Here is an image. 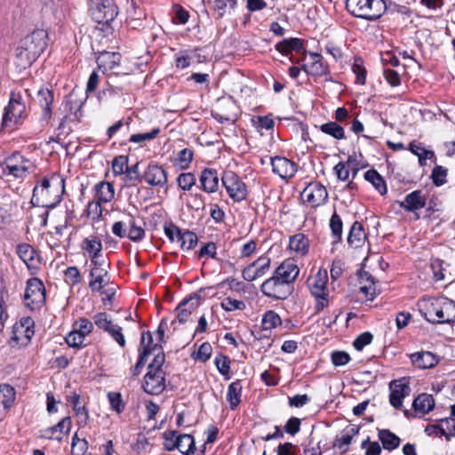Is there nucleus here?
Returning a JSON list of instances; mask_svg holds the SVG:
<instances>
[{"instance_id": "nucleus-1", "label": "nucleus", "mask_w": 455, "mask_h": 455, "mask_svg": "<svg viewBox=\"0 0 455 455\" xmlns=\"http://www.w3.org/2000/svg\"><path fill=\"white\" fill-rule=\"evenodd\" d=\"M48 35L44 29H36L20 40L15 52L14 63L25 69L36 61L47 46Z\"/></svg>"}, {"instance_id": "nucleus-2", "label": "nucleus", "mask_w": 455, "mask_h": 455, "mask_svg": "<svg viewBox=\"0 0 455 455\" xmlns=\"http://www.w3.org/2000/svg\"><path fill=\"white\" fill-rule=\"evenodd\" d=\"M65 180L59 174L44 178L33 189L31 203L36 206L54 208L62 199Z\"/></svg>"}, {"instance_id": "nucleus-3", "label": "nucleus", "mask_w": 455, "mask_h": 455, "mask_svg": "<svg viewBox=\"0 0 455 455\" xmlns=\"http://www.w3.org/2000/svg\"><path fill=\"white\" fill-rule=\"evenodd\" d=\"M420 314L433 323H445L455 321V303L452 300L439 299H423L419 304Z\"/></svg>"}, {"instance_id": "nucleus-4", "label": "nucleus", "mask_w": 455, "mask_h": 455, "mask_svg": "<svg viewBox=\"0 0 455 455\" xmlns=\"http://www.w3.org/2000/svg\"><path fill=\"white\" fill-rule=\"evenodd\" d=\"M347 11L355 17L367 20H376L386 12L384 0H347Z\"/></svg>"}, {"instance_id": "nucleus-5", "label": "nucleus", "mask_w": 455, "mask_h": 455, "mask_svg": "<svg viewBox=\"0 0 455 455\" xmlns=\"http://www.w3.org/2000/svg\"><path fill=\"white\" fill-rule=\"evenodd\" d=\"M327 282V271L321 269L309 280L310 291L315 299V310L316 312H320L329 306Z\"/></svg>"}, {"instance_id": "nucleus-6", "label": "nucleus", "mask_w": 455, "mask_h": 455, "mask_svg": "<svg viewBox=\"0 0 455 455\" xmlns=\"http://www.w3.org/2000/svg\"><path fill=\"white\" fill-rule=\"evenodd\" d=\"M89 12L92 19L99 24H108L118 13L114 0H90Z\"/></svg>"}, {"instance_id": "nucleus-7", "label": "nucleus", "mask_w": 455, "mask_h": 455, "mask_svg": "<svg viewBox=\"0 0 455 455\" xmlns=\"http://www.w3.org/2000/svg\"><path fill=\"white\" fill-rule=\"evenodd\" d=\"M45 303V289L38 278H30L27 282L24 294V304L28 309H40Z\"/></svg>"}, {"instance_id": "nucleus-8", "label": "nucleus", "mask_w": 455, "mask_h": 455, "mask_svg": "<svg viewBox=\"0 0 455 455\" xmlns=\"http://www.w3.org/2000/svg\"><path fill=\"white\" fill-rule=\"evenodd\" d=\"M222 183L228 196L235 202H241L247 196V188L241 178L231 171L225 172Z\"/></svg>"}, {"instance_id": "nucleus-9", "label": "nucleus", "mask_w": 455, "mask_h": 455, "mask_svg": "<svg viewBox=\"0 0 455 455\" xmlns=\"http://www.w3.org/2000/svg\"><path fill=\"white\" fill-rule=\"evenodd\" d=\"M26 106L20 93L12 92L8 106L4 109L3 124H17L25 114Z\"/></svg>"}, {"instance_id": "nucleus-10", "label": "nucleus", "mask_w": 455, "mask_h": 455, "mask_svg": "<svg viewBox=\"0 0 455 455\" xmlns=\"http://www.w3.org/2000/svg\"><path fill=\"white\" fill-rule=\"evenodd\" d=\"M92 268L89 274V288L92 291L100 292L101 294L105 293L103 291V288L106 287L109 281L108 271L104 264V262H100V260H93V263H91Z\"/></svg>"}, {"instance_id": "nucleus-11", "label": "nucleus", "mask_w": 455, "mask_h": 455, "mask_svg": "<svg viewBox=\"0 0 455 455\" xmlns=\"http://www.w3.org/2000/svg\"><path fill=\"white\" fill-rule=\"evenodd\" d=\"M260 290L264 295L276 299H285L291 293V286L285 284L275 274L261 284Z\"/></svg>"}, {"instance_id": "nucleus-12", "label": "nucleus", "mask_w": 455, "mask_h": 455, "mask_svg": "<svg viewBox=\"0 0 455 455\" xmlns=\"http://www.w3.org/2000/svg\"><path fill=\"white\" fill-rule=\"evenodd\" d=\"M301 198L312 207H318L327 201L328 192L321 183L311 182L301 192Z\"/></svg>"}, {"instance_id": "nucleus-13", "label": "nucleus", "mask_w": 455, "mask_h": 455, "mask_svg": "<svg viewBox=\"0 0 455 455\" xmlns=\"http://www.w3.org/2000/svg\"><path fill=\"white\" fill-rule=\"evenodd\" d=\"M34 327L35 322L31 317H21L13 325L12 339L21 346H27L35 334Z\"/></svg>"}, {"instance_id": "nucleus-14", "label": "nucleus", "mask_w": 455, "mask_h": 455, "mask_svg": "<svg viewBox=\"0 0 455 455\" xmlns=\"http://www.w3.org/2000/svg\"><path fill=\"white\" fill-rule=\"evenodd\" d=\"M93 320L96 326L107 331L120 347L125 346V339L122 332V328L115 324L106 313L100 312L96 314L93 316Z\"/></svg>"}, {"instance_id": "nucleus-15", "label": "nucleus", "mask_w": 455, "mask_h": 455, "mask_svg": "<svg viewBox=\"0 0 455 455\" xmlns=\"http://www.w3.org/2000/svg\"><path fill=\"white\" fill-rule=\"evenodd\" d=\"M271 259L267 256H260L251 264L243 268L242 275L247 282H252L265 275L270 268Z\"/></svg>"}, {"instance_id": "nucleus-16", "label": "nucleus", "mask_w": 455, "mask_h": 455, "mask_svg": "<svg viewBox=\"0 0 455 455\" xmlns=\"http://www.w3.org/2000/svg\"><path fill=\"white\" fill-rule=\"evenodd\" d=\"M5 165L9 174L15 178H22L33 168L32 163L20 153H14L6 158Z\"/></svg>"}, {"instance_id": "nucleus-17", "label": "nucleus", "mask_w": 455, "mask_h": 455, "mask_svg": "<svg viewBox=\"0 0 455 455\" xmlns=\"http://www.w3.org/2000/svg\"><path fill=\"white\" fill-rule=\"evenodd\" d=\"M389 402L393 407L399 409L403 405V400L410 395L411 388L405 379H396L390 382Z\"/></svg>"}, {"instance_id": "nucleus-18", "label": "nucleus", "mask_w": 455, "mask_h": 455, "mask_svg": "<svg viewBox=\"0 0 455 455\" xmlns=\"http://www.w3.org/2000/svg\"><path fill=\"white\" fill-rule=\"evenodd\" d=\"M143 389L149 395H159L165 388L164 371H148L144 377Z\"/></svg>"}, {"instance_id": "nucleus-19", "label": "nucleus", "mask_w": 455, "mask_h": 455, "mask_svg": "<svg viewBox=\"0 0 455 455\" xmlns=\"http://www.w3.org/2000/svg\"><path fill=\"white\" fill-rule=\"evenodd\" d=\"M299 274V268L293 259H285L275 270V275L288 286H291Z\"/></svg>"}, {"instance_id": "nucleus-20", "label": "nucleus", "mask_w": 455, "mask_h": 455, "mask_svg": "<svg viewBox=\"0 0 455 455\" xmlns=\"http://www.w3.org/2000/svg\"><path fill=\"white\" fill-rule=\"evenodd\" d=\"M273 172L282 179L292 177L296 172V164L286 157L275 156L271 159Z\"/></svg>"}, {"instance_id": "nucleus-21", "label": "nucleus", "mask_w": 455, "mask_h": 455, "mask_svg": "<svg viewBox=\"0 0 455 455\" xmlns=\"http://www.w3.org/2000/svg\"><path fill=\"white\" fill-rule=\"evenodd\" d=\"M71 425L70 417H65L57 425L41 430L40 436L46 439L60 441L63 435L70 431Z\"/></svg>"}, {"instance_id": "nucleus-22", "label": "nucleus", "mask_w": 455, "mask_h": 455, "mask_svg": "<svg viewBox=\"0 0 455 455\" xmlns=\"http://www.w3.org/2000/svg\"><path fill=\"white\" fill-rule=\"evenodd\" d=\"M145 181L155 187H164L167 183L165 170L157 164H149L143 175Z\"/></svg>"}, {"instance_id": "nucleus-23", "label": "nucleus", "mask_w": 455, "mask_h": 455, "mask_svg": "<svg viewBox=\"0 0 455 455\" xmlns=\"http://www.w3.org/2000/svg\"><path fill=\"white\" fill-rule=\"evenodd\" d=\"M427 197L420 190H414L406 195L404 199L399 202L401 208L406 212H415L426 205Z\"/></svg>"}, {"instance_id": "nucleus-24", "label": "nucleus", "mask_w": 455, "mask_h": 455, "mask_svg": "<svg viewBox=\"0 0 455 455\" xmlns=\"http://www.w3.org/2000/svg\"><path fill=\"white\" fill-rule=\"evenodd\" d=\"M121 61V54L119 52H102L97 58L99 69L103 73L114 70L117 68Z\"/></svg>"}, {"instance_id": "nucleus-25", "label": "nucleus", "mask_w": 455, "mask_h": 455, "mask_svg": "<svg viewBox=\"0 0 455 455\" xmlns=\"http://www.w3.org/2000/svg\"><path fill=\"white\" fill-rule=\"evenodd\" d=\"M310 61L303 65V69L314 76H321L329 72L328 67L323 65L322 56L319 53H309Z\"/></svg>"}, {"instance_id": "nucleus-26", "label": "nucleus", "mask_w": 455, "mask_h": 455, "mask_svg": "<svg viewBox=\"0 0 455 455\" xmlns=\"http://www.w3.org/2000/svg\"><path fill=\"white\" fill-rule=\"evenodd\" d=\"M410 358L412 364L419 369H429L438 363L436 355L427 351L413 353Z\"/></svg>"}, {"instance_id": "nucleus-27", "label": "nucleus", "mask_w": 455, "mask_h": 455, "mask_svg": "<svg viewBox=\"0 0 455 455\" xmlns=\"http://www.w3.org/2000/svg\"><path fill=\"white\" fill-rule=\"evenodd\" d=\"M359 282L360 291L364 294L366 299L372 300L379 293L374 278L368 272H363L360 275Z\"/></svg>"}, {"instance_id": "nucleus-28", "label": "nucleus", "mask_w": 455, "mask_h": 455, "mask_svg": "<svg viewBox=\"0 0 455 455\" xmlns=\"http://www.w3.org/2000/svg\"><path fill=\"white\" fill-rule=\"evenodd\" d=\"M94 199L102 202L109 203L115 197L114 186L108 181H100L93 187Z\"/></svg>"}, {"instance_id": "nucleus-29", "label": "nucleus", "mask_w": 455, "mask_h": 455, "mask_svg": "<svg viewBox=\"0 0 455 455\" xmlns=\"http://www.w3.org/2000/svg\"><path fill=\"white\" fill-rule=\"evenodd\" d=\"M68 401L72 404L73 410L76 412L77 418V425L79 427H84L89 421V413L84 405L80 403V395L76 393L71 394Z\"/></svg>"}, {"instance_id": "nucleus-30", "label": "nucleus", "mask_w": 455, "mask_h": 455, "mask_svg": "<svg viewBox=\"0 0 455 455\" xmlns=\"http://www.w3.org/2000/svg\"><path fill=\"white\" fill-rule=\"evenodd\" d=\"M148 339V342L152 341V335L149 331L143 332L141 336V341H140V357L139 360L132 369V374L137 376L140 373L141 368L143 367L145 362L148 360V358L150 356L151 350L149 346H146V340Z\"/></svg>"}, {"instance_id": "nucleus-31", "label": "nucleus", "mask_w": 455, "mask_h": 455, "mask_svg": "<svg viewBox=\"0 0 455 455\" xmlns=\"http://www.w3.org/2000/svg\"><path fill=\"white\" fill-rule=\"evenodd\" d=\"M82 249L89 254L91 263H93V260H99L98 257L102 250V243L98 236L92 235L84 239Z\"/></svg>"}, {"instance_id": "nucleus-32", "label": "nucleus", "mask_w": 455, "mask_h": 455, "mask_svg": "<svg viewBox=\"0 0 455 455\" xmlns=\"http://www.w3.org/2000/svg\"><path fill=\"white\" fill-rule=\"evenodd\" d=\"M366 237L363 225L358 221L354 222L347 236L348 244L354 248H360L364 244Z\"/></svg>"}, {"instance_id": "nucleus-33", "label": "nucleus", "mask_w": 455, "mask_h": 455, "mask_svg": "<svg viewBox=\"0 0 455 455\" xmlns=\"http://www.w3.org/2000/svg\"><path fill=\"white\" fill-rule=\"evenodd\" d=\"M38 102L42 108V118L48 121L52 117L53 94L49 89H40L37 92Z\"/></svg>"}, {"instance_id": "nucleus-34", "label": "nucleus", "mask_w": 455, "mask_h": 455, "mask_svg": "<svg viewBox=\"0 0 455 455\" xmlns=\"http://www.w3.org/2000/svg\"><path fill=\"white\" fill-rule=\"evenodd\" d=\"M289 248L296 255L304 256L307 253L309 248V240L302 233H298L290 237Z\"/></svg>"}, {"instance_id": "nucleus-35", "label": "nucleus", "mask_w": 455, "mask_h": 455, "mask_svg": "<svg viewBox=\"0 0 455 455\" xmlns=\"http://www.w3.org/2000/svg\"><path fill=\"white\" fill-rule=\"evenodd\" d=\"M152 343L153 340L151 342H148V339L146 340V346H149L151 350L150 355L154 356L153 361L148 365V371H164L162 366L165 361L164 353L163 352L161 346L157 344L153 345Z\"/></svg>"}, {"instance_id": "nucleus-36", "label": "nucleus", "mask_w": 455, "mask_h": 455, "mask_svg": "<svg viewBox=\"0 0 455 455\" xmlns=\"http://www.w3.org/2000/svg\"><path fill=\"white\" fill-rule=\"evenodd\" d=\"M200 182L202 188L207 193H213L218 189L219 179L216 171L205 169L203 171Z\"/></svg>"}, {"instance_id": "nucleus-37", "label": "nucleus", "mask_w": 455, "mask_h": 455, "mask_svg": "<svg viewBox=\"0 0 455 455\" xmlns=\"http://www.w3.org/2000/svg\"><path fill=\"white\" fill-rule=\"evenodd\" d=\"M435 407V400L431 395L420 394L413 401V408L416 412L425 415Z\"/></svg>"}, {"instance_id": "nucleus-38", "label": "nucleus", "mask_w": 455, "mask_h": 455, "mask_svg": "<svg viewBox=\"0 0 455 455\" xmlns=\"http://www.w3.org/2000/svg\"><path fill=\"white\" fill-rule=\"evenodd\" d=\"M16 397L15 390L7 384L0 385V410H8L14 403Z\"/></svg>"}, {"instance_id": "nucleus-39", "label": "nucleus", "mask_w": 455, "mask_h": 455, "mask_svg": "<svg viewBox=\"0 0 455 455\" xmlns=\"http://www.w3.org/2000/svg\"><path fill=\"white\" fill-rule=\"evenodd\" d=\"M379 439L381 441L383 448L388 451L395 450L400 445V438L387 429L379 430Z\"/></svg>"}, {"instance_id": "nucleus-40", "label": "nucleus", "mask_w": 455, "mask_h": 455, "mask_svg": "<svg viewBox=\"0 0 455 455\" xmlns=\"http://www.w3.org/2000/svg\"><path fill=\"white\" fill-rule=\"evenodd\" d=\"M242 385L239 380L232 382L227 391V400L231 410H235L241 402Z\"/></svg>"}, {"instance_id": "nucleus-41", "label": "nucleus", "mask_w": 455, "mask_h": 455, "mask_svg": "<svg viewBox=\"0 0 455 455\" xmlns=\"http://www.w3.org/2000/svg\"><path fill=\"white\" fill-rule=\"evenodd\" d=\"M17 253L28 267L33 266L34 260L37 256L36 251L28 243L19 244Z\"/></svg>"}, {"instance_id": "nucleus-42", "label": "nucleus", "mask_w": 455, "mask_h": 455, "mask_svg": "<svg viewBox=\"0 0 455 455\" xmlns=\"http://www.w3.org/2000/svg\"><path fill=\"white\" fill-rule=\"evenodd\" d=\"M176 449L183 455H193L196 451L193 436L188 434H180Z\"/></svg>"}, {"instance_id": "nucleus-43", "label": "nucleus", "mask_w": 455, "mask_h": 455, "mask_svg": "<svg viewBox=\"0 0 455 455\" xmlns=\"http://www.w3.org/2000/svg\"><path fill=\"white\" fill-rule=\"evenodd\" d=\"M64 108L66 111V115L60 124V128L63 126L66 120L69 119L71 121H78L79 116L78 113L81 109V105L76 103L74 106L73 100L70 97L67 98L64 101Z\"/></svg>"}, {"instance_id": "nucleus-44", "label": "nucleus", "mask_w": 455, "mask_h": 455, "mask_svg": "<svg viewBox=\"0 0 455 455\" xmlns=\"http://www.w3.org/2000/svg\"><path fill=\"white\" fill-rule=\"evenodd\" d=\"M364 179L371 183L373 187L381 194L385 195L387 191L386 183L380 174L375 170H369L364 173Z\"/></svg>"}, {"instance_id": "nucleus-45", "label": "nucleus", "mask_w": 455, "mask_h": 455, "mask_svg": "<svg viewBox=\"0 0 455 455\" xmlns=\"http://www.w3.org/2000/svg\"><path fill=\"white\" fill-rule=\"evenodd\" d=\"M322 132L330 135L337 140L345 138V131L341 125L336 122H328L320 126Z\"/></svg>"}, {"instance_id": "nucleus-46", "label": "nucleus", "mask_w": 455, "mask_h": 455, "mask_svg": "<svg viewBox=\"0 0 455 455\" xmlns=\"http://www.w3.org/2000/svg\"><path fill=\"white\" fill-rule=\"evenodd\" d=\"M281 323L282 321L279 315L273 310H268L262 317L261 326L263 330L267 331L277 327Z\"/></svg>"}, {"instance_id": "nucleus-47", "label": "nucleus", "mask_w": 455, "mask_h": 455, "mask_svg": "<svg viewBox=\"0 0 455 455\" xmlns=\"http://www.w3.org/2000/svg\"><path fill=\"white\" fill-rule=\"evenodd\" d=\"M178 243L182 250H191L197 243V236L194 232L185 230L179 236Z\"/></svg>"}, {"instance_id": "nucleus-48", "label": "nucleus", "mask_w": 455, "mask_h": 455, "mask_svg": "<svg viewBox=\"0 0 455 455\" xmlns=\"http://www.w3.org/2000/svg\"><path fill=\"white\" fill-rule=\"evenodd\" d=\"M195 309L193 304L188 299H184L176 307L177 318L180 323H184L189 318L192 311Z\"/></svg>"}, {"instance_id": "nucleus-49", "label": "nucleus", "mask_w": 455, "mask_h": 455, "mask_svg": "<svg viewBox=\"0 0 455 455\" xmlns=\"http://www.w3.org/2000/svg\"><path fill=\"white\" fill-rule=\"evenodd\" d=\"M330 228L333 236V243L341 241L343 224L341 218L334 212L330 220Z\"/></svg>"}, {"instance_id": "nucleus-50", "label": "nucleus", "mask_w": 455, "mask_h": 455, "mask_svg": "<svg viewBox=\"0 0 455 455\" xmlns=\"http://www.w3.org/2000/svg\"><path fill=\"white\" fill-rule=\"evenodd\" d=\"M89 444L84 438H79L76 433L72 438L71 451L73 455H84Z\"/></svg>"}, {"instance_id": "nucleus-51", "label": "nucleus", "mask_w": 455, "mask_h": 455, "mask_svg": "<svg viewBox=\"0 0 455 455\" xmlns=\"http://www.w3.org/2000/svg\"><path fill=\"white\" fill-rule=\"evenodd\" d=\"M432 269L435 281H449L451 282L452 277L451 274L447 275L446 268L443 267V262L436 260L432 263Z\"/></svg>"}, {"instance_id": "nucleus-52", "label": "nucleus", "mask_w": 455, "mask_h": 455, "mask_svg": "<svg viewBox=\"0 0 455 455\" xmlns=\"http://www.w3.org/2000/svg\"><path fill=\"white\" fill-rule=\"evenodd\" d=\"M214 363L219 372L227 379H230V360L228 357L220 354L215 357Z\"/></svg>"}, {"instance_id": "nucleus-53", "label": "nucleus", "mask_w": 455, "mask_h": 455, "mask_svg": "<svg viewBox=\"0 0 455 455\" xmlns=\"http://www.w3.org/2000/svg\"><path fill=\"white\" fill-rule=\"evenodd\" d=\"M302 48V43L298 38H291L289 40H283L277 44L276 49L281 52L288 53L293 50L299 51Z\"/></svg>"}, {"instance_id": "nucleus-54", "label": "nucleus", "mask_w": 455, "mask_h": 455, "mask_svg": "<svg viewBox=\"0 0 455 455\" xmlns=\"http://www.w3.org/2000/svg\"><path fill=\"white\" fill-rule=\"evenodd\" d=\"M128 165V156H118L112 161V172L115 176H120L126 172Z\"/></svg>"}, {"instance_id": "nucleus-55", "label": "nucleus", "mask_w": 455, "mask_h": 455, "mask_svg": "<svg viewBox=\"0 0 455 455\" xmlns=\"http://www.w3.org/2000/svg\"><path fill=\"white\" fill-rule=\"evenodd\" d=\"M160 132H161L160 128L156 127V128H153L148 132L132 134L130 137L129 141L132 142V143H142V142H145L148 140H152L158 136Z\"/></svg>"}, {"instance_id": "nucleus-56", "label": "nucleus", "mask_w": 455, "mask_h": 455, "mask_svg": "<svg viewBox=\"0 0 455 455\" xmlns=\"http://www.w3.org/2000/svg\"><path fill=\"white\" fill-rule=\"evenodd\" d=\"M410 150L419 157V161L421 164H423V161L431 159L434 156L433 151L425 149L419 143H411Z\"/></svg>"}, {"instance_id": "nucleus-57", "label": "nucleus", "mask_w": 455, "mask_h": 455, "mask_svg": "<svg viewBox=\"0 0 455 455\" xmlns=\"http://www.w3.org/2000/svg\"><path fill=\"white\" fill-rule=\"evenodd\" d=\"M196 180V176L191 172L181 173L177 178L178 186L183 190H190Z\"/></svg>"}, {"instance_id": "nucleus-58", "label": "nucleus", "mask_w": 455, "mask_h": 455, "mask_svg": "<svg viewBox=\"0 0 455 455\" xmlns=\"http://www.w3.org/2000/svg\"><path fill=\"white\" fill-rule=\"evenodd\" d=\"M145 235L144 229L138 226L133 220L129 221V231L126 236L133 242H139L143 239Z\"/></svg>"}, {"instance_id": "nucleus-59", "label": "nucleus", "mask_w": 455, "mask_h": 455, "mask_svg": "<svg viewBox=\"0 0 455 455\" xmlns=\"http://www.w3.org/2000/svg\"><path fill=\"white\" fill-rule=\"evenodd\" d=\"M180 434L177 431L171 430L165 431L163 434V438L164 440V446L167 451H174L177 448L178 439Z\"/></svg>"}, {"instance_id": "nucleus-60", "label": "nucleus", "mask_w": 455, "mask_h": 455, "mask_svg": "<svg viewBox=\"0 0 455 455\" xmlns=\"http://www.w3.org/2000/svg\"><path fill=\"white\" fill-rule=\"evenodd\" d=\"M447 170L443 166H435L431 173V179L433 183L437 186H443L446 183L447 180Z\"/></svg>"}, {"instance_id": "nucleus-61", "label": "nucleus", "mask_w": 455, "mask_h": 455, "mask_svg": "<svg viewBox=\"0 0 455 455\" xmlns=\"http://www.w3.org/2000/svg\"><path fill=\"white\" fill-rule=\"evenodd\" d=\"M108 398L112 410L117 413H121L124 410L125 405L120 393L109 392L108 394Z\"/></svg>"}, {"instance_id": "nucleus-62", "label": "nucleus", "mask_w": 455, "mask_h": 455, "mask_svg": "<svg viewBox=\"0 0 455 455\" xmlns=\"http://www.w3.org/2000/svg\"><path fill=\"white\" fill-rule=\"evenodd\" d=\"M352 70L356 76L355 82L359 84H364L366 79V70L363 66V61L360 59H355L352 66Z\"/></svg>"}, {"instance_id": "nucleus-63", "label": "nucleus", "mask_w": 455, "mask_h": 455, "mask_svg": "<svg viewBox=\"0 0 455 455\" xmlns=\"http://www.w3.org/2000/svg\"><path fill=\"white\" fill-rule=\"evenodd\" d=\"M193 159V152L189 148H184L178 154L177 164L181 169H187Z\"/></svg>"}, {"instance_id": "nucleus-64", "label": "nucleus", "mask_w": 455, "mask_h": 455, "mask_svg": "<svg viewBox=\"0 0 455 455\" xmlns=\"http://www.w3.org/2000/svg\"><path fill=\"white\" fill-rule=\"evenodd\" d=\"M221 307L226 311L243 310L245 308V304L242 300L228 297L225 298L221 301Z\"/></svg>"}]
</instances>
